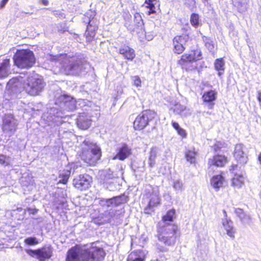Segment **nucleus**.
I'll list each match as a JSON object with an SVG mask.
<instances>
[{"instance_id": "f257e3e1", "label": "nucleus", "mask_w": 261, "mask_h": 261, "mask_svg": "<svg viewBox=\"0 0 261 261\" xmlns=\"http://www.w3.org/2000/svg\"><path fill=\"white\" fill-rule=\"evenodd\" d=\"M106 253L103 249L97 247L96 243L92 244L89 248L79 247H72L68 251L67 261H101Z\"/></svg>"}, {"instance_id": "f03ea898", "label": "nucleus", "mask_w": 261, "mask_h": 261, "mask_svg": "<svg viewBox=\"0 0 261 261\" xmlns=\"http://www.w3.org/2000/svg\"><path fill=\"white\" fill-rule=\"evenodd\" d=\"M158 231V238L161 242L167 246L174 245L179 234V229L177 225H159Z\"/></svg>"}, {"instance_id": "7ed1b4c3", "label": "nucleus", "mask_w": 261, "mask_h": 261, "mask_svg": "<svg viewBox=\"0 0 261 261\" xmlns=\"http://www.w3.org/2000/svg\"><path fill=\"white\" fill-rule=\"evenodd\" d=\"M85 146L82 154V159L90 166L94 165L101 156V149L96 143L89 139L84 141Z\"/></svg>"}, {"instance_id": "20e7f679", "label": "nucleus", "mask_w": 261, "mask_h": 261, "mask_svg": "<svg viewBox=\"0 0 261 261\" xmlns=\"http://www.w3.org/2000/svg\"><path fill=\"white\" fill-rule=\"evenodd\" d=\"M14 64L21 69L32 67L36 62V58L33 51L29 49H17L13 57Z\"/></svg>"}, {"instance_id": "39448f33", "label": "nucleus", "mask_w": 261, "mask_h": 261, "mask_svg": "<svg viewBox=\"0 0 261 261\" xmlns=\"http://www.w3.org/2000/svg\"><path fill=\"white\" fill-rule=\"evenodd\" d=\"M202 59V53L201 49L196 47L191 49L188 53L182 54L177 61V64L182 68H186L188 64L196 62Z\"/></svg>"}, {"instance_id": "423d86ee", "label": "nucleus", "mask_w": 261, "mask_h": 261, "mask_svg": "<svg viewBox=\"0 0 261 261\" xmlns=\"http://www.w3.org/2000/svg\"><path fill=\"white\" fill-rule=\"evenodd\" d=\"M25 251L28 255L36 257L40 261H45L51 257L53 248L51 245H47L36 250L25 249Z\"/></svg>"}, {"instance_id": "0eeeda50", "label": "nucleus", "mask_w": 261, "mask_h": 261, "mask_svg": "<svg viewBox=\"0 0 261 261\" xmlns=\"http://www.w3.org/2000/svg\"><path fill=\"white\" fill-rule=\"evenodd\" d=\"M189 34H182L177 35L172 39V50L175 55H181L186 50L185 45L191 40Z\"/></svg>"}, {"instance_id": "6e6552de", "label": "nucleus", "mask_w": 261, "mask_h": 261, "mask_svg": "<svg viewBox=\"0 0 261 261\" xmlns=\"http://www.w3.org/2000/svg\"><path fill=\"white\" fill-rule=\"evenodd\" d=\"M92 178L87 174H80L73 180V185L80 191L86 190L91 187Z\"/></svg>"}, {"instance_id": "1a4fd4ad", "label": "nucleus", "mask_w": 261, "mask_h": 261, "mask_svg": "<svg viewBox=\"0 0 261 261\" xmlns=\"http://www.w3.org/2000/svg\"><path fill=\"white\" fill-rule=\"evenodd\" d=\"M230 170L234 174L232 179V186L238 188H241L244 183L242 166L232 165Z\"/></svg>"}, {"instance_id": "9d476101", "label": "nucleus", "mask_w": 261, "mask_h": 261, "mask_svg": "<svg viewBox=\"0 0 261 261\" xmlns=\"http://www.w3.org/2000/svg\"><path fill=\"white\" fill-rule=\"evenodd\" d=\"M17 124V121L14 118L13 115H6L3 120V131L11 136L16 131Z\"/></svg>"}, {"instance_id": "9b49d317", "label": "nucleus", "mask_w": 261, "mask_h": 261, "mask_svg": "<svg viewBox=\"0 0 261 261\" xmlns=\"http://www.w3.org/2000/svg\"><path fill=\"white\" fill-rule=\"evenodd\" d=\"M27 92L31 95H37L43 88V83L38 79H31L25 87Z\"/></svg>"}, {"instance_id": "f8f14e48", "label": "nucleus", "mask_w": 261, "mask_h": 261, "mask_svg": "<svg viewBox=\"0 0 261 261\" xmlns=\"http://www.w3.org/2000/svg\"><path fill=\"white\" fill-rule=\"evenodd\" d=\"M117 153L112 157L113 160L124 161L132 154V149L126 144H123L116 149Z\"/></svg>"}, {"instance_id": "ddd939ff", "label": "nucleus", "mask_w": 261, "mask_h": 261, "mask_svg": "<svg viewBox=\"0 0 261 261\" xmlns=\"http://www.w3.org/2000/svg\"><path fill=\"white\" fill-rule=\"evenodd\" d=\"M132 31L136 32L139 36H143L145 34L144 22L140 13L136 12L134 15Z\"/></svg>"}, {"instance_id": "4468645a", "label": "nucleus", "mask_w": 261, "mask_h": 261, "mask_svg": "<svg viewBox=\"0 0 261 261\" xmlns=\"http://www.w3.org/2000/svg\"><path fill=\"white\" fill-rule=\"evenodd\" d=\"M159 192L158 189L154 190L150 195L149 201L147 206L144 208V212L146 214H150L153 211L154 207L160 204Z\"/></svg>"}, {"instance_id": "2eb2a0df", "label": "nucleus", "mask_w": 261, "mask_h": 261, "mask_svg": "<svg viewBox=\"0 0 261 261\" xmlns=\"http://www.w3.org/2000/svg\"><path fill=\"white\" fill-rule=\"evenodd\" d=\"M118 53L122 56L125 60L132 61L136 57L135 50L126 44L120 46L118 50Z\"/></svg>"}, {"instance_id": "dca6fc26", "label": "nucleus", "mask_w": 261, "mask_h": 261, "mask_svg": "<svg viewBox=\"0 0 261 261\" xmlns=\"http://www.w3.org/2000/svg\"><path fill=\"white\" fill-rule=\"evenodd\" d=\"M218 92L215 90H210L205 91L201 96L203 103L210 105V108L212 109L215 104V101L217 98Z\"/></svg>"}, {"instance_id": "f3484780", "label": "nucleus", "mask_w": 261, "mask_h": 261, "mask_svg": "<svg viewBox=\"0 0 261 261\" xmlns=\"http://www.w3.org/2000/svg\"><path fill=\"white\" fill-rule=\"evenodd\" d=\"M234 156L240 164L244 165L247 162V156L245 153L243 145L238 144L236 145L234 151Z\"/></svg>"}, {"instance_id": "a211bd4d", "label": "nucleus", "mask_w": 261, "mask_h": 261, "mask_svg": "<svg viewBox=\"0 0 261 261\" xmlns=\"http://www.w3.org/2000/svg\"><path fill=\"white\" fill-rule=\"evenodd\" d=\"M122 203V199L120 197H114L112 198L99 199V204L102 206L114 207L119 205Z\"/></svg>"}, {"instance_id": "6ab92c4d", "label": "nucleus", "mask_w": 261, "mask_h": 261, "mask_svg": "<svg viewBox=\"0 0 261 261\" xmlns=\"http://www.w3.org/2000/svg\"><path fill=\"white\" fill-rule=\"evenodd\" d=\"M91 20L89 21L85 33L86 41L88 42H91L94 40L98 29V26L96 24H93L91 23Z\"/></svg>"}, {"instance_id": "aec40b11", "label": "nucleus", "mask_w": 261, "mask_h": 261, "mask_svg": "<svg viewBox=\"0 0 261 261\" xmlns=\"http://www.w3.org/2000/svg\"><path fill=\"white\" fill-rule=\"evenodd\" d=\"M227 162L226 158L223 155H214L213 158L210 159L208 162V164L210 166V168H211L213 166L216 167H222Z\"/></svg>"}, {"instance_id": "412c9836", "label": "nucleus", "mask_w": 261, "mask_h": 261, "mask_svg": "<svg viewBox=\"0 0 261 261\" xmlns=\"http://www.w3.org/2000/svg\"><path fill=\"white\" fill-rule=\"evenodd\" d=\"M10 59L6 58L0 63V79L7 77L9 74Z\"/></svg>"}, {"instance_id": "4be33fe9", "label": "nucleus", "mask_w": 261, "mask_h": 261, "mask_svg": "<svg viewBox=\"0 0 261 261\" xmlns=\"http://www.w3.org/2000/svg\"><path fill=\"white\" fill-rule=\"evenodd\" d=\"M147 115H138L134 122V127L136 129L144 128L148 123Z\"/></svg>"}, {"instance_id": "5701e85b", "label": "nucleus", "mask_w": 261, "mask_h": 261, "mask_svg": "<svg viewBox=\"0 0 261 261\" xmlns=\"http://www.w3.org/2000/svg\"><path fill=\"white\" fill-rule=\"evenodd\" d=\"M127 261H145V253L143 250H136L132 252L127 258Z\"/></svg>"}, {"instance_id": "b1692460", "label": "nucleus", "mask_w": 261, "mask_h": 261, "mask_svg": "<svg viewBox=\"0 0 261 261\" xmlns=\"http://www.w3.org/2000/svg\"><path fill=\"white\" fill-rule=\"evenodd\" d=\"M174 210H171L167 212L166 214L162 217V220L159 222V225L175 224L173 223V218L175 216Z\"/></svg>"}, {"instance_id": "393cba45", "label": "nucleus", "mask_w": 261, "mask_h": 261, "mask_svg": "<svg viewBox=\"0 0 261 261\" xmlns=\"http://www.w3.org/2000/svg\"><path fill=\"white\" fill-rule=\"evenodd\" d=\"M222 224L227 235L230 237H234L235 229L233 227V222L230 219L226 218L225 219H223Z\"/></svg>"}, {"instance_id": "a878e982", "label": "nucleus", "mask_w": 261, "mask_h": 261, "mask_svg": "<svg viewBox=\"0 0 261 261\" xmlns=\"http://www.w3.org/2000/svg\"><path fill=\"white\" fill-rule=\"evenodd\" d=\"M87 115H79L77 118V125L81 129H86L91 125V120L87 117Z\"/></svg>"}, {"instance_id": "bb28decb", "label": "nucleus", "mask_w": 261, "mask_h": 261, "mask_svg": "<svg viewBox=\"0 0 261 261\" xmlns=\"http://www.w3.org/2000/svg\"><path fill=\"white\" fill-rule=\"evenodd\" d=\"M161 150L156 147H152L149 153L148 164L150 167H153L155 164L156 157L160 154Z\"/></svg>"}, {"instance_id": "cd10ccee", "label": "nucleus", "mask_w": 261, "mask_h": 261, "mask_svg": "<svg viewBox=\"0 0 261 261\" xmlns=\"http://www.w3.org/2000/svg\"><path fill=\"white\" fill-rule=\"evenodd\" d=\"M224 182V179L221 175L214 176L211 180V185L216 191H218L223 186Z\"/></svg>"}, {"instance_id": "c85d7f7f", "label": "nucleus", "mask_w": 261, "mask_h": 261, "mask_svg": "<svg viewBox=\"0 0 261 261\" xmlns=\"http://www.w3.org/2000/svg\"><path fill=\"white\" fill-rule=\"evenodd\" d=\"M101 179L103 180L104 183L111 184L114 177L113 172L110 169L102 171L101 174Z\"/></svg>"}, {"instance_id": "c756f323", "label": "nucleus", "mask_w": 261, "mask_h": 261, "mask_svg": "<svg viewBox=\"0 0 261 261\" xmlns=\"http://www.w3.org/2000/svg\"><path fill=\"white\" fill-rule=\"evenodd\" d=\"M235 213L244 223L249 224L250 222V217L245 214L242 209L236 208Z\"/></svg>"}, {"instance_id": "7c9ffc66", "label": "nucleus", "mask_w": 261, "mask_h": 261, "mask_svg": "<svg viewBox=\"0 0 261 261\" xmlns=\"http://www.w3.org/2000/svg\"><path fill=\"white\" fill-rule=\"evenodd\" d=\"M79 66V63L77 61L73 62L69 61L68 63L63 66V69L66 74H69L72 73V71L75 70Z\"/></svg>"}, {"instance_id": "2f4dec72", "label": "nucleus", "mask_w": 261, "mask_h": 261, "mask_svg": "<svg viewBox=\"0 0 261 261\" xmlns=\"http://www.w3.org/2000/svg\"><path fill=\"white\" fill-rule=\"evenodd\" d=\"M196 155V152L194 148H191L188 150L185 153V156L188 162L191 163H194L195 162Z\"/></svg>"}, {"instance_id": "473e14b6", "label": "nucleus", "mask_w": 261, "mask_h": 261, "mask_svg": "<svg viewBox=\"0 0 261 261\" xmlns=\"http://www.w3.org/2000/svg\"><path fill=\"white\" fill-rule=\"evenodd\" d=\"M225 63L222 58L217 59L215 61L214 66L215 69L219 71V74L220 75L221 71L224 70Z\"/></svg>"}, {"instance_id": "72a5a7b5", "label": "nucleus", "mask_w": 261, "mask_h": 261, "mask_svg": "<svg viewBox=\"0 0 261 261\" xmlns=\"http://www.w3.org/2000/svg\"><path fill=\"white\" fill-rule=\"evenodd\" d=\"M70 175V171L69 170L63 171L59 175L58 183L66 184Z\"/></svg>"}, {"instance_id": "f704fd0d", "label": "nucleus", "mask_w": 261, "mask_h": 261, "mask_svg": "<svg viewBox=\"0 0 261 261\" xmlns=\"http://www.w3.org/2000/svg\"><path fill=\"white\" fill-rule=\"evenodd\" d=\"M190 22L195 28H197L199 24V16L198 14L192 13L190 16Z\"/></svg>"}, {"instance_id": "c9c22d12", "label": "nucleus", "mask_w": 261, "mask_h": 261, "mask_svg": "<svg viewBox=\"0 0 261 261\" xmlns=\"http://www.w3.org/2000/svg\"><path fill=\"white\" fill-rule=\"evenodd\" d=\"M24 243L28 246H35L39 243V241L35 237H30L24 240Z\"/></svg>"}, {"instance_id": "e433bc0d", "label": "nucleus", "mask_w": 261, "mask_h": 261, "mask_svg": "<svg viewBox=\"0 0 261 261\" xmlns=\"http://www.w3.org/2000/svg\"><path fill=\"white\" fill-rule=\"evenodd\" d=\"M143 6H144L146 9H149L147 12V14L148 15H150L151 14L156 13V11L155 10V7L153 3H150L147 2H145Z\"/></svg>"}, {"instance_id": "4c0bfd02", "label": "nucleus", "mask_w": 261, "mask_h": 261, "mask_svg": "<svg viewBox=\"0 0 261 261\" xmlns=\"http://www.w3.org/2000/svg\"><path fill=\"white\" fill-rule=\"evenodd\" d=\"M202 40L204 42L205 46L208 49H213L214 48L213 42L210 37L203 36Z\"/></svg>"}, {"instance_id": "58836bf2", "label": "nucleus", "mask_w": 261, "mask_h": 261, "mask_svg": "<svg viewBox=\"0 0 261 261\" xmlns=\"http://www.w3.org/2000/svg\"><path fill=\"white\" fill-rule=\"evenodd\" d=\"M173 127L177 130V133L181 136L186 135L185 130L180 128L178 123L176 122H172Z\"/></svg>"}, {"instance_id": "ea45409f", "label": "nucleus", "mask_w": 261, "mask_h": 261, "mask_svg": "<svg viewBox=\"0 0 261 261\" xmlns=\"http://www.w3.org/2000/svg\"><path fill=\"white\" fill-rule=\"evenodd\" d=\"M115 214V211L113 210H110V211H106L105 212L106 217L107 218L108 221L109 222H111L112 221V219H113Z\"/></svg>"}, {"instance_id": "a19ab883", "label": "nucleus", "mask_w": 261, "mask_h": 261, "mask_svg": "<svg viewBox=\"0 0 261 261\" xmlns=\"http://www.w3.org/2000/svg\"><path fill=\"white\" fill-rule=\"evenodd\" d=\"M173 188L176 191H181L184 189L183 184L179 180H175L174 182Z\"/></svg>"}, {"instance_id": "79ce46f5", "label": "nucleus", "mask_w": 261, "mask_h": 261, "mask_svg": "<svg viewBox=\"0 0 261 261\" xmlns=\"http://www.w3.org/2000/svg\"><path fill=\"white\" fill-rule=\"evenodd\" d=\"M9 157L3 154H0V164L7 165L9 164Z\"/></svg>"}, {"instance_id": "37998d69", "label": "nucleus", "mask_w": 261, "mask_h": 261, "mask_svg": "<svg viewBox=\"0 0 261 261\" xmlns=\"http://www.w3.org/2000/svg\"><path fill=\"white\" fill-rule=\"evenodd\" d=\"M225 146V143L221 142H217L214 145V149L215 151L219 150Z\"/></svg>"}, {"instance_id": "c03bdc74", "label": "nucleus", "mask_w": 261, "mask_h": 261, "mask_svg": "<svg viewBox=\"0 0 261 261\" xmlns=\"http://www.w3.org/2000/svg\"><path fill=\"white\" fill-rule=\"evenodd\" d=\"M141 80L139 76L136 75L134 77V85L138 87L141 85Z\"/></svg>"}, {"instance_id": "a18cd8bd", "label": "nucleus", "mask_w": 261, "mask_h": 261, "mask_svg": "<svg viewBox=\"0 0 261 261\" xmlns=\"http://www.w3.org/2000/svg\"><path fill=\"white\" fill-rule=\"evenodd\" d=\"M256 98H257V101L258 102L259 107L261 109V91H260L257 92Z\"/></svg>"}, {"instance_id": "49530a36", "label": "nucleus", "mask_w": 261, "mask_h": 261, "mask_svg": "<svg viewBox=\"0 0 261 261\" xmlns=\"http://www.w3.org/2000/svg\"><path fill=\"white\" fill-rule=\"evenodd\" d=\"M25 211L28 212L31 214H35L37 213V210L36 208H27L26 210H25Z\"/></svg>"}, {"instance_id": "de8ad7c7", "label": "nucleus", "mask_w": 261, "mask_h": 261, "mask_svg": "<svg viewBox=\"0 0 261 261\" xmlns=\"http://www.w3.org/2000/svg\"><path fill=\"white\" fill-rule=\"evenodd\" d=\"M157 248L161 252H166L168 250V249L166 247H164L160 245H158Z\"/></svg>"}, {"instance_id": "09e8293b", "label": "nucleus", "mask_w": 261, "mask_h": 261, "mask_svg": "<svg viewBox=\"0 0 261 261\" xmlns=\"http://www.w3.org/2000/svg\"><path fill=\"white\" fill-rule=\"evenodd\" d=\"M9 0H2L0 3V7L3 8Z\"/></svg>"}, {"instance_id": "8fccbe9b", "label": "nucleus", "mask_w": 261, "mask_h": 261, "mask_svg": "<svg viewBox=\"0 0 261 261\" xmlns=\"http://www.w3.org/2000/svg\"><path fill=\"white\" fill-rule=\"evenodd\" d=\"M66 31H67V28L60 29L58 30V32L59 34H63Z\"/></svg>"}, {"instance_id": "3c124183", "label": "nucleus", "mask_w": 261, "mask_h": 261, "mask_svg": "<svg viewBox=\"0 0 261 261\" xmlns=\"http://www.w3.org/2000/svg\"><path fill=\"white\" fill-rule=\"evenodd\" d=\"M41 3L44 6H47L49 4L48 0H41Z\"/></svg>"}, {"instance_id": "603ef678", "label": "nucleus", "mask_w": 261, "mask_h": 261, "mask_svg": "<svg viewBox=\"0 0 261 261\" xmlns=\"http://www.w3.org/2000/svg\"><path fill=\"white\" fill-rule=\"evenodd\" d=\"M155 0H145V2H147L148 3H153V2L154 1H155Z\"/></svg>"}, {"instance_id": "864d4df0", "label": "nucleus", "mask_w": 261, "mask_h": 261, "mask_svg": "<svg viewBox=\"0 0 261 261\" xmlns=\"http://www.w3.org/2000/svg\"><path fill=\"white\" fill-rule=\"evenodd\" d=\"M258 161H259V163L261 165V152L259 153L258 155Z\"/></svg>"}, {"instance_id": "5fc2aeb1", "label": "nucleus", "mask_w": 261, "mask_h": 261, "mask_svg": "<svg viewBox=\"0 0 261 261\" xmlns=\"http://www.w3.org/2000/svg\"><path fill=\"white\" fill-rule=\"evenodd\" d=\"M223 213L224 214V216L225 217H226V211L225 210H223Z\"/></svg>"}, {"instance_id": "6e6d98bb", "label": "nucleus", "mask_w": 261, "mask_h": 261, "mask_svg": "<svg viewBox=\"0 0 261 261\" xmlns=\"http://www.w3.org/2000/svg\"><path fill=\"white\" fill-rule=\"evenodd\" d=\"M55 118H59L57 115H53Z\"/></svg>"}]
</instances>
